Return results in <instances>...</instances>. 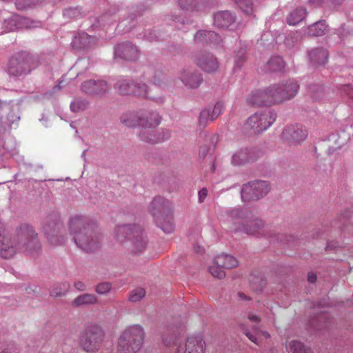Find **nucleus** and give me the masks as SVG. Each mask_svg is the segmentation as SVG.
Returning <instances> with one entry per match:
<instances>
[{"instance_id":"41","label":"nucleus","mask_w":353,"mask_h":353,"mask_svg":"<svg viewBox=\"0 0 353 353\" xmlns=\"http://www.w3.org/2000/svg\"><path fill=\"white\" fill-rule=\"evenodd\" d=\"M239 7L247 14L253 12V4L251 0H234Z\"/></svg>"},{"instance_id":"39","label":"nucleus","mask_w":353,"mask_h":353,"mask_svg":"<svg viewBox=\"0 0 353 353\" xmlns=\"http://www.w3.org/2000/svg\"><path fill=\"white\" fill-rule=\"evenodd\" d=\"M210 273L215 278L222 279L225 276L223 268L216 263V258L212 264L209 267Z\"/></svg>"},{"instance_id":"44","label":"nucleus","mask_w":353,"mask_h":353,"mask_svg":"<svg viewBox=\"0 0 353 353\" xmlns=\"http://www.w3.org/2000/svg\"><path fill=\"white\" fill-rule=\"evenodd\" d=\"M199 0H179V6L184 10H194L197 8Z\"/></svg>"},{"instance_id":"64","label":"nucleus","mask_w":353,"mask_h":353,"mask_svg":"<svg viewBox=\"0 0 353 353\" xmlns=\"http://www.w3.org/2000/svg\"><path fill=\"white\" fill-rule=\"evenodd\" d=\"M174 21H175L176 22H178V21H179V20H178V19H177V18H175V19H174Z\"/></svg>"},{"instance_id":"47","label":"nucleus","mask_w":353,"mask_h":353,"mask_svg":"<svg viewBox=\"0 0 353 353\" xmlns=\"http://www.w3.org/2000/svg\"><path fill=\"white\" fill-rule=\"evenodd\" d=\"M63 16L70 19H76L81 16V11L78 8H69L63 11Z\"/></svg>"},{"instance_id":"9","label":"nucleus","mask_w":353,"mask_h":353,"mask_svg":"<svg viewBox=\"0 0 353 353\" xmlns=\"http://www.w3.org/2000/svg\"><path fill=\"white\" fill-rule=\"evenodd\" d=\"M276 118V113L271 110L256 112L248 119L245 129L251 134H258L272 125Z\"/></svg>"},{"instance_id":"7","label":"nucleus","mask_w":353,"mask_h":353,"mask_svg":"<svg viewBox=\"0 0 353 353\" xmlns=\"http://www.w3.org/2000/svg\"><path fill=\"white\" fill-rule=\"evenodd\" d=\"M144 331L141 326L134 325L125 329L118 341L119 353H137L141 347Z\"/></svg>"},{"instance_id":"38","label":"nucleus","mask_w":353,"mask_h":353,"mask_svg":"<svg viewBox=\"0 0 353 353\" xmlns=\"http://www.w3.org/2000/svg\"><path fill=\"white\" fill-rule=\"evenodd\" d=\"M285 66V63L281 57H274L268 62V67L272 71H279Z\"/></svg>"},{"instance_id":"18","label":"nucleus","mask_w":353,"mask_h":353,"mask_svg":"<svg viewBox=\"0 0 353 353\" xmlns=\"http://www.w3.org/2000/svg\"><path fill=\"white\" fill-rule=\"evenodd\" d=\"M182 83L188 88H197L203 81L202 75L195 69L183 68L179 74Z\"/></svg>"},{"instance_id":"16","label":"nucleus","mask_w":353,"mask_h":353,"mask_svg":"<svg viewBox=\"0 0 353 353\" xmlns=\"http://www.w3.org/2000/svg\"><path fill=\"white\" fill-rule=\"evenodd\" d=\"M272 85L263 90L252 92L248 97V103L254 105H270L276 103Z\"/></svg>"},{"instance_id":"58","label":"nucleus","mask_w":353,"mask_h":353,"mask_svg":"<svg viewBox=\"0 0 353 353\" xmlns=\"http://www.w3.org/2000/svg\"><path fill=\"white\" fill-rule=\"evenodd\" d=\"M309 2L313 5L319 6L323 2V0H309Z\"/></svg>"},{"instance_id":"52","label":"nucleus","mask_w":353,"mask_h":353,"mask_svg":"<svg viewBox=\"0 0 353 353\" xmlns=\"http://www.w3.org/2000/svg\"><path fill=\"white\" fill-rule=\"evenodd\" d=\"M74 286L79 291H85L87 289L86 285L83 281H81L74 282Z\"/></svg>"},{"instance_id":"24","label":"nucleus","mask_w":353,"mask_h":353,"mask_svg":"<svg viewBox=\"0 0 353 353\" xmlns=\"http://www.w3.org/2000/svg\"><path fill=\"white\" fill-rule=\"evenodd\" d=\"M95 43V38L83 32L75 35L72 41V46L76 49H82L91 46Z\"/></svg>"},{"instance_id":"19","label":"nucleus","mask_w":353,"mask_h":353,"mask_svg":"<svg viewBox=\"0 0 353 353\" xmlns=\"http://www.w3.org/2000/svg\"><path fill=\"white\" fill-rule=\"evenodd\" d=\"M114 56L125 60L133 61L138 59L139 50L137 47L132 43H122L115 46Z\"/></svg>"},{"instance_id":"27","label":"nucleus","mask_w":353,"mask_h":353,"mask_svg":"<svg viewBox=\"0 0 353 353\" xmlns=\"http://www.w3.org/2000/svg\"><path fill=\"white\" fill-rule=\"evenodd\" d=\"M327 52L323 48L313 49L309 52V57L314 65H323L327 59Z\"/></svg>"},{"instance_id":"21","label":"nucleus","mask_w":353,"mask_h":353,"mask_svg":"<svg viewBox=\"0 0 353 353\" xmlns=\"http://www.w3.org/2000/svg\"><path fill=\"white\" fill-rule=\"evenodd\" d=\"M255 150L247 148L236 151L232 157V163L236 165H243L252 162L257 159Z\"/></svg>"},{"instance_id":"48","label":"nucleus","mask_w":353,"mask_h":353,"mask_svg":"<svg viewBox=\"0 0 353 353\" xmlns=\"http://www.w3.org/2000/svg\"><path fill=\"white\" fill-rule=\"evenodd\" d=\"M223 104L221 102H217L212 110L211 113V121H214L223 112Z\"/></svg>"},{"instance_id":"10","label":"nucleus","mask_w":353,"mask_h":353,"mask_svg":"<svg viewBox=\"0 0 353 353\" xmlns=\"http://www.w3.org/2000/svg\"><path fill=\"white\" fill-rule=\"evenodd\" d=\"M270 190L265 181H254L244 184L241 188V198L244 201L258 200L265 196Z\"/></svg>"},{"instance_id":"61","label":"nucleus","mask_w":353,"mask_h":353,"mask_svg":"<svg viewBox=\"0 0 353 353\" xmlns=\"http://www.w3.org/2000/svg\"><path fill=\"white\" fill-rule=\"evenodd\" d=\"M285 44L289 46L290 45V43H289V38H286L285 39Z\"/></svg>"},{"instance_id":"53","label":"nucleus","mask_w":353,"mask_h":353,"mask_svg":"<svg viewBox=\"0 0 353 353\" xmlns=\"http://www.w3.org/2000/svg\"><path fill=\"white\" fill-rule=\"evenodd\" d=\"M163 77V74L161 72L155 73L154 79L152 80L153 83L155 85H160L161 79Z\"/></svg>"},{"instance_id":"30","label":"nucleus","mask_w":353,"mask_h":353,"mask_svg":"<svg viewBox=\"0 0 353 353\" xmlns=\"http://www.w3.org/2000/svg\"><path fill=\"white\" fill-rule=\"evenodd\" d=\"M131 94L137 97L148 98L154 100L155 97L150 94V91L148 90L145 83L140 81H134L133 89Z\"/></svg>"},{"instance_id":"4","label":"nucleus","mask_w":353,"mask_h":353,"mask_svg":"<svg viewBox=\"0 0 353 353\" xmlns=\"http://www.w3.org/2000/svg\"><path fill=\"white\" fill-rule=\"evenodd\" d=\"M172 206V203L170 200L161 196L154 197L149 205L150 213L165 233H170L174 230L173 220L170 217Z\"/></svg>"},{"instance_id":"54","label":"nucleus","mask_w":353,"mask_h":353,"mask_svg":"<svg viewBox=\"0 0 353 353\" xmlns=\"http://www.w3.org/2000/svg\"><path fill=\"white\" fill-rule=\"evenodd\" d=\"M209 152V148L207 145H203L199 150V156L201 158H205Z\"/></svg>"},{"instance_id":"31","label":"nucleus","mask_w":353,"mask_h":353,"mask_svg":"<svg viewBox=\"0 0 353 353\" xmlns=\"http://www.w3.org/2000/svg\"><path fill=\"white\" fill-rule=\"evenodd\" d=\"M97 297L94 294L85 293L78 296L72 302L74 306L93 305L97 303Z\"/></svg>"},{"instance_id":"23","label":"nucleus","mask_w":353,"mask_h":353,"mask_svg":"<svg viewBox=\"0 0 353 353\" xmlns=\"http://www.w3.org/2000/svg\"><path fill=\"white\" fill-rule=\"evenodd\" d=\"M108 88V84L103 80H89L83 82L81 89L89 94H102Z\"/></svg>"},{"instance_id":"42","label":"nucleus","mask_w":353,"mask_h":353,"mask_svg":"<svg viewBox=\"0 0 353 353\" xmlns=\"http://www.w3.org/2000/svg\"><path fill=\"white\" fill-rule=\"evenodd\" d=\"M145 295V290L143 288H139L130 292L128 299L132 302H137L143 299Z\"/></svg>"},{"instance_id":"14","label":"nucleus","mask_w":353,"mask_h":353,"mask_svg":"<svg viewBox=\"0 0 353 353\" xmlns=\"http://www.w3.org/2000/svg\"><path fill=\"white\" fill-rule=\"evenodd\" d=\"M179 339L174 337V345L176 353H204L205 341L201 336H189L185 343H179Z\"/></svg>"},{"instance_id":"60","label":"nucleus","mask_w":353,"mask_h":353,"mask_svg":"<svg viewBox=\"0 0 353 353\" xmlns=\"http://www.w3.org/2000/svg\"><path fill=\"white\" fill-rule=\"evenodd\" d=\"M163 343L166 345H170L171 342L170 341H168L167 339H163Z\"/></svg>"},{"instance_id":"28","label":"nucleus","mask_w":353,"mask_h":353,"mask_svg":"<svg viewBox=\"0 0 353 353\" xmlns=\"http://www.w3.org/2000/svg\"><path fill=\"white\" fill-rule=\"evenodd\" d=\"M216 263L221 265L223 269L234 268L239 265V261L236 258L232 255L225 254L217 256Z\"/></svg>"},{"instance_id":"46","label":"nucleus","mask_w":353,"mask_h":353,"mask_svg":"<svg viewBox=\"0 0 353 353\" xmlns=\"http://www.w3.org/2000/svg\"><path fill=\"white\" fill-rule=\"evenodd\" d=\"M112 284L109 282H103L96 285L95 291L99 294H105L110 291Z\"/></svg>"},{"instance_id":"37","label":"nucleus","mask_w":353,"mask_h":353,"mask_svg":"<svg viewBox=\"0 0 353 353\" xmlns=\"http://www.w3.org/2000/svg\"><path fill=\"white\" fill-rule=\"evenodd\" d=\"M289 349L292 353H312L310 348L297 341H292L289 344Z\"/></svg>"},{"instance_id":"56","label":"nucleus","mask_w":353,"mask_h":353,"mask_svg":"<svg viewBox=\"0 0 353 353\" xmlns=\"http://www.w3.org/2000/svg\"><path fill=\"white\" fill-rule=\"evenodd\" d=\"M248 319L251 322H253V323H255V322L257 323L259 321V317L254 314H250L248 316Z\"/></svg>"},{"instance_id":"15","label":"nucleus","mask_w":353,"mask_h":353,"mask_svg":"<svg viewBox=\"0 0 353 353\" xmlns=\"http://www.w3.org/2000/svg\"><path fill=\"white\" fill-rule=\"evenodd\" d=\"M43 230L50 244L57 245L64 242L65 236L63 234V225L57 219L48 221L44 225Z\"/></svg>"},{"instance_id":"59","label":"nucleus","mask_w":353,"mask_h":353,"mask_svg":"<svg viewBox=\"0 0 353 353\" xmlns=\"http://www.w3.org/2000/svg\"><path fill=\"white\" fill-rule=\"evenodd\" d=\"M239 296L241 298V299L242 300H249L250 299H248V297L243 293L242 292H239Z\"/></svg>"},{"instance_id":"50","label":"nucleus","mask_w":353,"mask_h":353,"mask_svg":"<svg viewBox=\"0 0 353 353\" xmlns=\"http://www.w3.org/2000/svg\"><path fill=\"white\" fill-rule=\"evenodd\" d=\"M310 92L312 94V97L316 100L320 99L319 93H321L323 92V88L321 86L317 85H312L309 88Z\"/></svg>"},{"instance_id":"22","label":"nucleus","mask_w":353,"mask_h":353,"mask_svg":"<svg viewBox=\"0 0 353 353\" xmlns=\"http://www.w3.org/2000/svg\"><path fill=\"white\" fill-rule=\"evenodd\" d=\"M194 41L199 46L216 45L221 43V39L213 31L199 30L194 36Z\"/></svg>"},{"instance_id":"13","label":"nucleus","mask_w":353,"mask_h":353,"mask_svg":"<svg viewBox=\"0 0 353 353\" xmlns=\"http://www.w3.org/2000/svg\"><path fill=\"white\" fill-rule=\"evenodd\" d=\"M272 87L276 103L293 98L299 89V85L294 79H289L281 84L273 85Z\"/></svg>"},{"instance_id":"40","label":"nucleus","mask_w":353,"mask_h":353,"mask_svg":"<svg viewBox=\"0 0 353 353\" xmlns=\"http://www.w3.org/2000/svg\"><path fill=\"white\" fill-rule=\"evenodd\" d=\"M88 105V102L86 100L76 99L70 103V110L73 112H79L85 110Z\"/></svg>"},{"instance_id":"8","label":"nucleus","mask_w":353,"mask_h":353,"mask_svg":"<svg viewBox=\"0 0 353 353\" xmlns=\"http://www.w3.org/2000/svg\"><path fill=\"white\" fill-rule=\"evenodd\" d=\"M116 236L118 241L123 242L128 239L134 253H141L146 248L147 241L142 228L137 225H122L117 226Z\"/></svg>"},{"instance_id":"43","label":"nucleus","mask_w":353,"mask_h":353,"mask_svg":"<svg viewBox=\"0 0 353 353\" xmlns=\"http://www.w3.org/2000/svg\"><path fill=\"white\" fill-rule=\"evenodd\" d=\"M48 0H28L26 3L22 4L20 0H16L15 5L17 9L22 10L32 6L41 4L43 2L48 1Z\"/></svg>"},{"instance_id":"45","label":"nucleus","mask_w":353,"mask_h":353,"mask_svg":"<svg viewBox=\"0 0 353 353\" xmlns=\"http://www.w3.org/2000/svg\"><path fill=\"white\" fill-rule=\"evenodd\" d=\"M211 121V113L210 110H203L199 114V123L201 127H205L208 122Z\"/></svg>"},{"instance_id":"11","label":"nucleus","mask_w":353,"mask_h":353,"mask_svg":"<svg viewBox=\"0 0 353 353\" xmlns=\"http://www.w3.org/2000/svg\"><path fill=\"white\" fill-rule=\"evenodd\" d=\"M103 336V333L100 327L91 326L81 336L80 344L86 352H95L99 348Z\"/></svg>"},{"instance_id":"35","label":"nucleus","mask_w":353,"mask_h":353,"mask_svg":"<svg viewBox=\"0 0 353 353\" xmlns=\"http://www.w3.org/2000/svg\"><path fill=\"white\" fill-rule=\"evenodd\" d=\"M12 110V106L10 103L0 101V114L1 121L3 122V115L6 114V120L9 123H13L16 119H19L17 116H12L8 114V112Z\"/></svg>"},{"instance_id":"20","label":"nucleus","mask_w":353,"mask_h":353,"mask_svg":"<svg viewBox=\"0 0 353 353\" xmlns=\"http://www.w3.org/2000/svg\"><path fill=\"white\" fill-rule=\"evenodd\" d=\"M149 114L150 112H128L121 117V122L127 127L134 128L139 125L141 128Z\"/></svg>"},{"instance_id":"26","label":"nucleus","mask_w":353,"mask_h":353,"mask_svg":"<svg viewBox=\"0 0 353 353\" xmlns=\"http://www.w3.org/2000/svg\"><path fill=\"white\" fill-rule=\"evenodd\" d=\"M134 81L130 78H119L114 88L121 94H131Z\"/></svg>"},{"instance_id":"55","label":"nucleus","mask_w":353,"mask_h":353,"mask_svg":"<svg viewBox=\"0 0 353 353\" xmlns=\"http://www.w3.org/2000/svg\"><path fill=\"white\" fill-rule=\"evenodd\" d=\"M307 280L310 283H314L316 281V276L315 274L311 272L308 274Z\"/></svg>"},{"instance_id":"57","label":"nucleus","mask_w":353,"mask_h":353,"mask_svg":"<svg viewBox=\"0 0 353 353\" xmlns=\"http://www.w3.org/2000/svg\"><path fill=\"white\" fill-rule=\"evenodd\" d=\"M343 1L344 0H327L328 3L334 6L341 4Z\"/></svg>"},{"instance_id":"6","label":"nucleus","mask_w":353,"mask_h":353,"mask_svg":"<svg viewBox=\"0 0 353 353\" xmlns=\"http://www.w3.org/2000/svg\"><path fill=\"white\" fill-rule=\"evenodd\" d=\"M38 66L37 57L28 52H19L9 59L7 72L10 76L23 77Z\"/></svg>"},{"instance_id":"34","label":"nucleus","mask_w":353,"mask_h":353,"mask_svg":"<svg viewBox=\"0 0 353 353\" xmlns=\"http://www.w3.org/2000/svg\"><path fill=\"white\" fill-rule=\"evenodd\" d=\"M326 29L325 21H320L309 26L307 34L313 37H319L325 34Z\"/></svg>"},{"instance_id":"3","label":"nucleus","mask_w":353,"mask_h":353,"mask_svg":"<svg viewBox=\"0 0 353 353\" xmlns=\"http://www.w3.org/2000/svg\"><path fill=\"white\" fill-rule=\"evenodd\" d=\"M229 217L232 230L249 235L262 234L263 221L258 219H251L247 210L238 208L232 209L229 212Z\"/></svg>"},{"instance_id":"1","label":"nucleus","mask_w":353,"mask_h":353,"mask_svg":"<svg viewBox=\"0 0 353 353\" xmlns=\"http://www.w3.org/2000/svg\"><path fill=\"white\" fill-rule=\"evenodd\" d=\"M3 230L0 225V256L4 259L12 257L17 252L33 254L41 248L37 234L32 226L21 224L16 232V236L11 239L3 235Z\"/></svg>"},{"instance_id":"5","label":"nucleus","mask_w":353,"mask_h":353,"mask_svg":"<svg viewBox=\"0 0 353 353\" xmlns=\"http://www.w3.org/2000/svg\"><path fill=\"white\" fill-rule=\"evenodd\" d=\"M161 123V117L156 112H150L149 117H146L145 123L140 128L139 139L150 144L162 143L171 137V132L168 129L162 128L157 130V127Z\"/></svg>"},{"instance_id":"36","label":"nucleus","mask_w":353,"mask_h":353,"mask_svg":"<svg viewBox=\"0 0 353 353\" xmlns=\"http://www.w3.org/2000/svg\"><path fill=\"white\" fill-rule=\"evenodd\" d=\"M70 285L68 282H63L53 285L50 290V296L58 297L64 295L70 289Z\"/></svg>"},{"instance_id":"49","label":"nucleus","mask_w":353,"mask_h":353,"mask_svg":"<svg viewBox=\"0 0 353 353\" xmlns=\"http://www.w3.org/2000/svg\"><path fill=\"white\" fill-rule=\"evenodd\" d=\"M341 94L346 95L351 102H353V88L350 85H343L341 88Z\"/></svg>"},{"instance_id":"12","label":"nucleus","mask_w":353,"mask_h":353,"mask_svg":"<svg viewBox=\"0 0 353 353\" xmlns=\"http://www.w3.org/2000/svg\"><path fill=\"white\" fill-rule=\"evenodd\" d=\"M308 135L307 130L302 125H288L282 132V139L290 145H300Z\"/></svg>"},{"instance_id":"29","label":"nucleus","mask_w":353,"mask_h":353,"mask_svg":"<svg viewBox=\"0 0 353 353\" xmlns=\"http://www.w3.org/2000/svg\"><path fill=\"white\" fill-rule=\"evenodd\" d=\"M247 60L246 57V48L245 46L240 47L239 49L234 52L233 61H234V70H239L241 69Z\"/></svg>"},{"instance_id":"32","label":"nucleus","mask_w":353,"mask_h":353,"mask_svg":"<svg viewBox=\"0 0 353 353\" xmlns=\"http://www.w3.org/2000/svg\"><path fill=\"white\" fill-rule=\"evenodd\" d=\"M253 332L254 334L248 330H245L244 333L250 341L256 345L261 343V339H268L270 337V334L267 332L260 330L256 326L253 327Z\"/></svg>"},{"instance_id":"25","label":"nucleus","mask_w":353,"mask_h":353,"mask_svg":"<svg viewBox=\"0 0 353 353\" xmlns=\"http://www.w3.org/2000/svg\"><path fill=\"white\" fill-rule=\"evenodd\" d=\"M234 21V17L228 10L219 12L214 16V24L219 28H228Z\"/></svg>"},{"instance_id":"62","label":"nucleus","mask_w":353,"mask_h":353,"mask_svg":"<svg viewBox=\"0 0 353 353\" xmlns=\"http://www.w3.org/2000/svg\"><path fill=\"white\" fill-rule=\"evenodd\" d=\"M59 89H60V87H59V86H58V85L54 86V87L53 88V90H59Z\"/></svg>"},{"instance_id":"33","label":"nucleus","mask_w":353,"mask_h":353,"mask_svg":"<svg viewBox=\"0 0 353 353\" xmlns=\"http://www.w3.org/2000/svg\"><path fill=\"white\" fill-rule=\"evenodd\" d=\"M306 15V10L304 8H297L292 12L288 17V23L290 25L295 26L301 22Z\"/></svg>"},{"instance_id":"2","label":"nucleus","mask_w":353,"mask_h":353,"mask_svg":"<svg viewBox=\"0 0 353 353\" xmlns=\"http://www.w3.org/2000/svg\"><path fill=\"white\" fill-rule=\"evenodd\" d=\"M69 232L73 236L76 245L86 252H92L99 248L101 236L96 225L86 217L77 216L70 219Z\"/></svg>"},{"instance_id":"17","label":"nucleus","mask_w":353,"mask_h":353,"mask_svg":"<svg viewBox=\"0 0 353 353\" xmlns=\"http://www.w3.org/2000/svg\"><path fill=\"white\" fill-rule=\"evenodd\" d=\"M194 61L204 72L212 73L217 70L219 63L210 53L200 52L194 56Z\"/></svg>"},{"instance_id":"51","label":"nucleus","mask_w":353,"mask_h":353,"mask_svg":"<svg viewBox=\"0 0 353 353\" xmlns=\"http://www.w3.org/2000/svg\"><path fill=\"white\" fill-rule=\"evenodd\" d=\"M208 190L206 188H202L198 193L199 203H203L208 196Z\"/></svg>"},{"instance_id":"63","label":"nucleus","mask_w":353,"mask_h":353,"mask_svg":"<svg viewBox=\"0 0 353 353\" xmlns=\"http://www.w3.org/2000/svg\"><path fill=\"white\" fill-rule=\"evenodd\" d=\"M1 353H10V352H8V351L4 350Z\"/></svg>"}]
</instances>
